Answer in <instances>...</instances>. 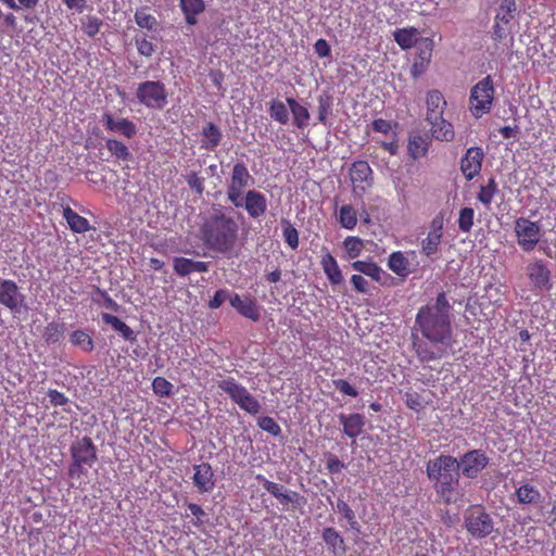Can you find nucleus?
<instances>
[{"label":"nucleus","mask_w":556,"mask_h":556,"mask_svg":"<svg viewBox=\"0 0 556 556\" xmlns=\"http://www.w3.org/2000/svg\"><path fill=\"white\" fill-rule=\"evenodd\" d=\"M92 135L93 136H89L86 140V149L89 150V155H91L92 153L97 155L96 150H99L100 153L102 150V138L99 137L98 132H93Z\"/></svg>","instance_id":"0e129e2a"},{"label":"nucleus","mask_w":556,"mask_h":556,"mask_svg":"<svg viewBox=\"0 0 556 556\" xmlns=\"http://www.w3.org/2000/svg\"><path fill=\"white\" fill-rule=\"evenodd\" d=\"M218 389L224 391L233 403H236L242 410L256 415L261 410V404L255 396H253L248 389L239 383L235 378L228 377L217 384Z\"/></svg>","instance_id":"423d86ee"},{"label":"nucleus","mask_w":556,"mask_h":556,"mask_svg":"<svg viewBox=\"0 0 556 556\" xmlns=\"http://www.w3.org/2000/svg\"><path fill=\"white\" fill-rule=\"evenodd\" d=\"M136 98L144 106L163 110L167 104V91L160 80H147L138 85Z\"/></svg>","instance_id":"0eeeda50"},{"label":"nucleus","mask_w":556,"mask_h":556,"mask_svg":"<svg viewBox=\"0 0 556 556\" xmlns=\"http://www.w3.org/2000/svg\"><path fill=\"white\" fill-rule=\"evenodd\" d=\"M220 129L212 122H208L202 129L201 148L213 151L222 141Z\"/></svg>","instance_id":"473e14b6"},{"label":"nucleus","mask_w":556,"mask_h":556,"mask_svg":"<svg viewBox=\"0 0 556 556\" xmlns=\"http://www.w3.org/2000/svg\"><path fill=\"white\" fill-rule=\"evenodd\" d=\"M256 479L262 482L264 489L276 497L281 504L294 503L299 494L294 491L287 490L282 484L269 481L262 475H257Z\"/></svg>","instance_id":"4be33fe9"},{"label":"nucleus","mask_w":556,"mask_h":556,"mask_svg":"<svg viewBox=\"0 0 556 556\" xmlns=\"http://www.w3.org/2000/svg\"><path fill=\"white\" fill-rule=\"evenodd\" d=\"M134 20L138 27L146 29L148 34L160 35L162 31L161 23L151 13L150 8L148 7H141L137 9L134 15Z\"/></svg>","instance_id":"b1692460"},{"label":"nucleus","mask_w":556,"mask_h":556,"mask_svg":"<svg viewBox=\"0 0 556 556\" xmlns=\"http://www.w3.org/2000/svg\"><path fill=\"white\" fill-rule=\"evenodd\" d=\"M343 247L349 258L354 260L362 254L364 241L358 237L349 236L344 239Z\"/></svg>","instance_id":"de8ad7c7"},{"label":"nucleus","mask_w":556,"mask_h":556,"mask_svg":"<svg viewBox=\"0 0 556 556\" xmlns=\"http://www.w3.org/2000/svg\"><path fill=\"white\" fill-rule=\"evenodd\" d=\"M331 114V102L329 98L320 97L318 99V122L320 124H326L328 121V116Z\"/></svg>","instance_id":"bf43d9fd"},{"label":"nucleus","mask_w":556,"mask_h":556,"mask_svg":"<svg viewBox=\"0 0 556 556\" xmlns=\"http://www.w3.org/2000/svg\"><path fill=\"white\" fill-rule=\"evenodd\" d=\"M497 191V184L495 179L491 177L485 185L480 187L477 198L483 205L489 206Z\"/></svg>","instance_id":"c03bdc74"},{"label":"nucleus","mask_w":556,"mask_h":556,"mask_svg":"<svg viewBox=\"0 0 556 556\" xmlns=\"http://www.w3.org/2000/svg\"><path fill=\"white\" fill-rule=\"evenodd\" d=\"M517 11L516 0H501L494 21L511 26Z\"/></svg>","instance_id":"58836bf2"},{"label":"nucleus","mask_w":556,"mask_h":556,"mask_svg":"<svg viewBox=\"0 0 556 556\" xmlns=\"http://www.w3.org/2000/svg\"><path fill=\"white\" fill-rule=\"evenodd\" d=\"M230 305L243 317L258 321L261 318L260 307L256 301L251 296H241L238 293H232L229 296Z\"/></svg>","instance_id":"dca6fc26"},{"label":"nucleus","mask_w":556,"mask_h":556,"mask_svg":"<svg viewBox=\"0 0 556 556\" xmlns=\"http://www.w3.org/2000/svg\"><path fill=\"white\" fill-rule=\"evenodd\" d=\"M475 211L471 207H463L458 215V228L462 232H469L473 226Z\"/></svg>","instance_id":"3c124183"},{"label":"nucleus","mask_w":556,"mask_h":556,"mask_svg":"<svg viewBox=\"0 0 556 556\" xmlns=\"http://www.w3.org/2000/svg\"><path fill=\"white\" fill-rule=\"evenodd\" d=\"M528 276L534 288L549 290L552 288L551 270L542 261L528 266Z\"/></svg>","instance_id":"6ab92c4d"},{"label":"nucleus","mask_w":556,"mask_h":556,"mask_svg":"<svg viewBox=\"0 0 556 556\" xmlns=\"http://www.w3.org/2000/svg\"><path fill=\"white\" fill-rule=\"evenodd\" d=\"M231 294L227 290L219 289L217 290L213 298L208 301V307L212 309H216L223 305V303L228 299Z\"/></svg>","instance_id":"680f3d73"},{"label":"nucleus","mask_w":556,"mask_h":556,"mask_svg":"<svg viewBox=\"0 0 556 556\" xmlns=\"http://www.w3.org/2000/svg\"><path fill=\"white\" fill-rule=\"evenodd\" d=\"M419 34L418 29L415 27H405L397 28L393 33L394 41L401 47L403 50H408L413 48L415 45L418 46L417 35Z\"/></svg>","instance_id":"f704fd0d"},{"label":"nucleus","mask_w":556,"mask_h":556,"mask_svg":"<svg viewBox=\"0 0 556 556\" xmlns=\"http://www.w3.org/2000/svg\"><path fill=\"white\" fill-rule=\"evenodd\" d=\"M483 160L484 152L481 147L467 149L460 160V172L467 180H472L480 174Z\"/></svg>","instance_id":"ddd939ff"},{"label":"nucleus","mask_w":556,"mask_h":556,"mask_svg":"<svg viewBox=\"0 0 556 556\" xmlns=\"http://www.w3.org/2000/svg\"><path fill=\"white\" fill-rule=\"evenodd\" d=\"M160 35L140 31L135 35V45L138 53L143 56H151L155 52L154 41Z\"/></svg>","instance_id":"e433bc0d"},{"label":"nucleus","mask_w":556,"mask_h":556,"mask_svg":"<svg viewBox=\"0 0 556 556\" xmlns=\"http://www.w3.org/2000/svg\"><path fill=\"white\" fill-rule=\"evenodd\" d=\"M193 484L200 493L213 491L215 486L214 472L208 463H201L193 466Z\"/></svg>","instance_id":"a211bd4d"},{"label":"nucleus","mask_w":556,"mask_h":556,"mask_svg":"<svg viewBox=\"0 0 556 556\" xmlns=\"http://www.w3.org/2000/svg\"><path fill=\"white\" fill-rule=\"evenodd\" d=\"M327 470L329 473H340L342 469L345 467L344 463L340 460L337 456L330 454L326 464Z\"/></svg>","instance_id":"69168bd1"},{"label":"nucleus","mask_w":556,"mask_h":556,"mask_svg":"<svg viewBox=\"0 0 556 556\" xmlns=\"http://www.w3.org/2000/svg\"><path fill=\"white\" fill-rule=\"evenodd\" d=\"M495 88L490 75L485 76L470 89L468 106L473 117L488 114L494 102Z\"/></svg>","instance_id":"20e7f679"},{"label":"nucleus","mask_w":556,"mask_h":556,"mask_svg":"<svg viewBox=\"0 0 556 556\" xmlns=\"http://www.w3.org/2000/svg\"><path fill=\"white\" fill-rule=\"evenodd\" d=\"M281 226L285 242L292 250H296L299 247V231L289 219H281Z\"/></svg>","instance_id":"37998d69"},{"label":"nucleus","mask_w":556,"mask_h":556,"mask_svg":"<svg viewBox=\"0 0 556 556\" xmlns=\"http://www.w3.org/2000/svg\"><path fill=\"white\" fill-rule=\"evenodd\" d=\"M63 217L74 232L83 233L89 229V222L73 211L68 205L63 208Z\"/></svg>","instance_id":"4c0bfd02"},{"label":"nucleus","mask_w":556,"mask_h":556,"mask_svg":"<svg viewBox=\"0 0 556 556\" xmlns=\"http://www.w3.org/2000/svg\"><path fill=\"white\" fill-rule=\"evenodd\" d=\"M254 184V178L249 173L247 165L243 162H238L233 165L229 182L227 185V199L235 206L239 208L242 203L241 195L243 190Z\"/></svg>","instance_id":"6e6552de"},{"label":"nucleus","mask_w":556,"mask_h":556,"mask_svg":"<svg viewBox=\"0 0 556 556\" xmlns=\"http://www.w3.org/2000/svg\"><path fill=\"white\" fill-rule=\"evenodd\" d=\"M431 125V134L434 139L439 141L450 142L455 137V131L453 125L440 116L438 121L428 122Z\"/></svg>","instance_id":"2f4dec72"},{"label":"nucleus","mask_w":556,"mask_h":556,"mask_svg":"<svg viewBox=\"0 0 556 556\" xmlns=\"http://www.w3.org/2000/svg\"><path fill=\"white\" fill-rule=\"evenodd\" d=\"M242 204L239 207H243L251 218H260L267 211V199L266 197L254 189L249 190L244 197L241 195Z\"/></svg>","instance_id":"2eb2a0df"},{"label":"nucleus","mask_w":556,"mask_h":556,"mask_svg":"<svg viewBox=\"0 0 556 556\" xmlns=\"http://www.w3.org/2000/svg\"><path fill=\"white\" fill-rule=\"evenodd\" d=\"M339 224L341 227L352 230L357 225V213L355 208L350 204H344L339 211Z\"/></svg>","instance_id":"79ce46f5"},{"label":"nucleus","mask_w":556,"mask_h":556,"mask_svg":"<svg viewBox=\"0 0 556 556\" xmlns=\"http://www.w3.org/2000/svg\"><path fill=\"white\" fill-rule=\"evenodd\" d=\"M427 122L438 121L440 116H443L446 101L439 90H431L427 94Z\"/></svg>","instance_id":"bb28decb"},{"label":"nucleus","mask_w":556,"mask_h":556,"mask_svg":"<svg viewBox=\"0 0 556 556\" xmlns=\"http://www.w3.org/2000/svg\"><path fill=\"white\" fill-rule=\"evenodd\" d=\"M430 146V139L427 136L413 135L408 139L407 151L412 159L419 160L426 156Z\"/></svg>","instance_id":"72a5a7b5"},{"label":"nucleus","mask_w":556,"mask_h":556,"mask_svg":"<svg viewBox=\"0 0 556 556\" xmlns=\"http://www.w3.org/2000/svg\"><path fill=\"white\" fill-rule=\"evenodd\" d=\"M339 420L343 427V433L353 440L362 434L366 425L365 416L359 413L340 414Z\"/></svg>","instance_id":"aec40b11"},{"label":"nucleus","mask_w":556,"mask_h":556,"mask_svg":"<svg viewBox=\"0 0 556 556\" xmlns=\"http://www.w3.org/2000/svg\"><path fill=\"white\" fill-rule=\"evenodd\" d=\"M372 129L377 132L388 135L392 131V124L390 121L377 118L371 124Z\"/></svg>","instance_id":"774afa93"},{"label":"nucleus","mask_w":556,"mask_h":556,"mask_svg":"<svg viewBox=\"0 0 556 556\" xmlns=\"http://www.w3.org/2000/svg\"><path fill=\"white\" fill-rule=\"evenodd\" d=\"M173 268L178 276L186 277L191 273L208 271V263L202 261H193L186 257H175L173 261Z\"/></svg>","instance_id":"a878e982"},{"label":"nucleus","mask_w":556,"mask_h":556,"mask_svg":"<svg viewBox=\"0 0 556 556\" xmlns=\"http://www.w3.org/2000/svg\"><path fill=\"white\" fill-rule=\"evenodd\" d=\"M188 509L195 517L193 525L197 527L202 526L204 523V521H205L204 519L206 517V513L204 511V509L199 504H195V503H189Z\"/></svg>","instance_id":"e2e57ef3"},{"label":"nucleus","mask_w":556,"mask_h":556,"mask_svg":"<svg viewBox=\"0 0 556 556\" xmlns=\"http://www.w3.org/2000/svg\"><path fill=\"white\" fill-rule=\"evenodd\" d=\"M152 390L156 395L161 397L169 396L173 394L174 384L166 378L159 376L155 377L152 381Z\"/></svg>","instance_id":"09e8293b"},{"label":"nucleus","mask_w":556,"mask_h":556,"mask_svg":"<svg viewBox=\"0 0 556 556\" xmlns=\"http://www.w3.org/2000/svg\"><path fill=\"white\" fill-rule=\"evenodd\" d=\"M106 325H111L126 341H136L137 337L134 330L118 317L106 314Z\"/></svg>","instance_id":"a19ab883"},{"label":"nucleus","mask_w":556,"mask_h":556,"mask_svg":"<svg viewBox=\"0 0 556 556\" xmlns=\"http://www.w3.org/2000/svg\"><path fill=\"white\" fill-rule=\"evenodd\" d=\"M106 150L116 156L117 160L127 161L130 157L128 148L117 140L106 139Z\"/></svg>","instance_id":"8fccbe9b"},{"label":"nucleus","mask_w":556,"mask_h":556,"mask_svg":"<svg viewBox=\"0 0 556 556\" xmlns=\"http://www.w3.org/2000/svg\"><path fill=\"white\" fill-rule=\"evenodd\" d=\"M453 305L441 291L434 301L420 306L413 328V349L421 363L442 358L454 343Z\"/></svg>","instance_id":"f257e3e1"},{"label":"nucleus","mask_w":556,"mask_h":556,"mask_svg":"<svg viewBox=\"0 0 556 556\" xmlns=\"http://www.w3.org/2000/svg\"><path fill=\"white\" fill-rule=\"evenodd\" d=\"M287 104L292 113L294 126L299 129L307 127L311 118L308 110L293 98H287Z\"/></svg>","instance_id":"c9c22d12"},{"label":"nucleus","mask_w":556,"mask_h":556,"mask_svg":"<svg viewBox=\"0 0 556 556\" xmlns=\"http://www.w3.org/2000/svg\"><path fill=\"white\" fill-rule=\"evenodd\" d=\"M106 128L113 132L124 136L127 139L137 134L136 125L127 118H116L106 114Z\"/></svg>","instance_id":"c756f323"},{"label":"nucleus","mask_w":556,"mask_h":556,"mask_svg":"<svg viewBox=\"0 0 556 556\" xmlns=\"http://www.w3.org/2000/svg\"><path fill=\"white\" fill-rule=\"evenodd\" d=\"M179 7L187 25L193 26L198 23V16L205 11L204 0H179Z\"/></svg>","instance_id":"c85d7f7f"},{"label":"nucleus","mask_w":556,"mask_h":556,"mask_svg":"<svg viewBox=\"0 0 556 556\" xmlns=\"http://www.w3.org/2000/svg\"><path fill=\"white\" fill-rule=\"evenodd\" d=\"M515 496L518 504L521 505H538L542 500L541 492L532 484H521L515 491Z\"/></svg>","instance_id":"7c9ffc66"},{"label":"nucleus","mask_w":556,"mask_h":556,"mask_svg":"<svg viewBox=\"0 0 556 556\" xmlns=\"http://www.w3.org/2000/svg\"><path fill=\"white\" fill-rule=\"evenodd\" d=\"M406 405L408 408L419 412L422 408L421 396L417 392L406 393Z\"/></svg>","instance_id":"338daca9"},{"label":"nucleus","mask_w":556,"mask_h":556,"mask_svg":"<svg viewBox=\"0 0 556 556\" xmlns=\"http://www.w3.org/2000/svg\"><path fill=\"white\" fill-rule=\"evenodd\" d=\"M458 464L466 478L475 479L488 466L489 457L482 450H471L460 457Z\"/></svg>","instance_id":"9b49d317"},{"label":"nucleus","mask_w":556,"mask_h":556,"mask_svg":"<svg viewBox=\"0 0 556 556\" xmlns=\"http://www.w3.org/2000/svg\"><path fill=\"white\" fill-rule=\"evenodd\" d=\"M514 232L518 245L525 252L535 249L542 237L541 226L527 217H518L514 222Z\"/></svg>","instance_id":"1a4fd4ad"},{"label":"nucleus","mask_w":556,"mask_h":556,"mask_svg":"<svg viewBox=\"0 0 556 556\" xmlns=\"http://www.w3.org/2000/svg\"><path fill=\"white\" fill-rule=\"evenodd\" d=\"M198 238L210 251L231 256L239 238L238 223L222 207L199 215Z\"/></svg>","instance_id":"f03ea898"},{"label":"nucleus","mask_w":556,"mask_h":556,"mask_svg":"<svg viewBox=\"0 0 556 556\" xmlns=\"http://www.w3.org/2000/svg\"><path fill=\"white\" fill-rule=\"evenodd\" d=\"M415 257L416 252L413 250L407 252L395 251L389 255L387 265L392 273L405 279L414 271L412 261Z\"/></svg>","instance_id":"4468645a"},{"label":"nucleus","mask_w":556,"mask_h":556,"mask_svg":"<svg viewBox=\"0 0 556 556\" xmlns=\"http://www.w3.org/2000/svg\"><path fill=\"white\" fill-rule=\"evenodd\" d=\"M73 460L91 466L96 460L94 447L89 438H84L72 445Z\"/></svg>","instance_id":"5701e85b"},{"label":"nucleus","mask_w":556,"mask_h":556,"mask_svg":"<svg viewBox=\"0 0 556 556\" xmlns=\"http://www.w3.org/2000/svg\"><path fill=\"white\" fill-rule=\"evenodd\" d=\"M352 268L372 280L380 282L382 286L387 285V280H392V277L387 274L377 263L367 261H354L351 264Z\"/></svg>","instance_id":"412c9836"},{"label":"nucleus","mask_w":556,"mask_h":556,"mask_svg":"<svg viewBox=\"0 0 556 556\" xmlns=\"http://www.w3.org/2000/svg\"><path fill=\"white\" fill-rule=\"evenodd\" d=\"M350 179L353 192L363 195L374 184V173L366 161H355L350 167Z\"/></svg>","instance_id":"9d476101"},{"label":"nucleus","mask_w":556,"mask_h":556,"mask_svg":"<svg viewBox=\"0 0 556 556\" xmlns=\"http://www.w3.org/2000/svg\"><path fill=\"white\" fill-rule=\"evenodd\" d=\"M511 33V26L498 22L493 23L491 38L495 42L506 39Z\"/></svg>","instance_id":"4d7b16f0"},{"label":"nucleus","mask_w":556,"mask_h":556,"mask_svg":"<svg viewBox=\"0 0 556 556\" xmlns=\"http://www.w3.org/2000/svg\"><path fill=\"white\" fill-rule=\"evenodd\" d=\"M464 527L477 540L491 535L495 530L492 516L482 505H471L465 510Z\"/></svg>","instance_id":"39448f33"},{"label":"nucleus","mask_w":556,"mask_h":556,"mask_svg":"<svg viewBox=\"0 0 556 556\" xmlns=\"http://www.w3.org/2000/svg\"><path fill=\"white\" fill-rule=\"evenodd\" d=\"M257 426L274 437L281 434V428L273 417L264 416L258 418Z\"/></svg>","instance_id":"864d4df0"},{"label":"nucleus","mask_w":556,"mask_h":556,"mask_svg":"<svg viewBox=\"0 0 556 556\" xmlns=\"http://www.w3.org/2000/svg\"><path fill=\"white\" fill-rule=\"evenodd\" d=\"M334 388L343 395L357 397L358 391L345 379H336L332 381Z\"/></svg>","instance_id":"13d9d810"},{"label":"nucleus","mask_w":556,"mask_h":556,"mask_svg":"<svg viewBox=\"0 0 556 556\" xmlns=\"http://www.w3.org/2000/svg\"><path fill=\"white\" fill-rule=\"evenodd\" d=\"M186 181L191 190H193L197 194L202 195L205 189L204 177L200 176L197 172H190L186 176Z\"/></svg>","instance_id":"5fc2aeb1"},{"label":"nucleus","mask_w":556,"mask_h":556,"mask_svg":"<svg viewBox=\"0 0 556 556\" xmlns=\"http://www.w3.org/2000/svg\"><path fill=\"white\" fill-rule=\"evenodd\" d=\"M71 342L74 345L81 346L85 351L92 349V340L88 333L83 330H75L71 334Z\"/></svg>","instance_id":"6e6d98bb"},{"label":"nucleus","mask_w":556,"mask_h":556,"mask_svg":"<svg viewBox=\"0 0 556 556\" xmlns=\"http://www.w3.org/2000/svg\"><path fill=\"white\" fill-rule=\"evenodd\" d=\"M321 538L328 547V551L333 555L343 556L346 553L344 539L339 531L332 527L324 528Z\"/></svg>","instance_id":"cd10ccee"},{"label":"nucleus","mask_w":556,"mask_h":556,"mask_svg":"<svg viewBox=\"0 0 556 556\" xmlns=\"http://www.w3.org/2000/svg\"><path fill=\"white\" fill-rule=\"evenodd\" d=\"M24 296L20 292L15 281L2 279L0 281V304L11 311L18 309Z\"/></svg>","instance_id":"f3484780"},{"label":"nucleus","mask_w":556,"mask_h":556,"mask_svg":"<svg viewBox=\"0 0 556 556\" xmlns=\"http://www.w3.org/2000/svg\"><path fill=\"white\" fill-rule=\"evenodd\" d=\"M441 242V237L434 236L433 233H428L427 237L421 241L420 252L425 256L431 257L439 252Z\"/></svg>","instance_id":"49530a36"},{"label":"nucleus","mask_w":556,"mask_h":556,"mask_svg":"<svg viewBox=\"0 0 556 556\" xmlns=\"http://www.w3.org/2000/svg\"><path fill=\"white\" fill-rule=\"evenodd\" d=\"M270 117L281 125L289 122V112L286 104L279 100H273L269 106Z\"/></svg>","instance_id":"a18cd8bd"},{"label":"nucleus","mask_w":556,"mask_h":556,"mask_svg":"<svg viewBox=\"0 0 556 556\" xmlns=\"http://www.w3.org/2000/svg\"><path fill=\"white\" fill-rule=\"evenodd\" d=\"M325 252L321 255L320 258V266L329 280V282L332 286H338L341 282H343V275L342 271L338 265L337 260L333 257V255L327 250L324 249Z\"/></svg>","instance_id":"393cba45"},{"label":"nucleus","mask_w":556,"mask_h":556,"mask_svg":"<svg viewBox=\"0 0 556 556\" xmlns=\"http://www.w3.org/2000/svg\"><path fill=\"white\" fill-rule=\"evenodd\" d=\"M351 283L354 290L358 293H369V282L362 275L354 274L351 277Z\"/></svg>","instance_id":"052dcab7"},{"label":"nucleus","mask_w":556,"mask_h":556,"mask_svg":"<svg viewBox=\"0 0 556 556\" xmlns=\"http://www.w3.org/2000/svg\"><path fill=\"white\" fill-rule=\"evenodd\" d=\"M337 509L339 513L343 515V517L346 519L352 529L358 528V522L356 521L355 513L346 502L340 498L337 500Z\"/></svg>","instance_id":"603ef678"},{"label":"nucleus","mask_w":556,"mask_h":556,"mask_svg":"<svg viewBox=\"0 0 556 556\" xmlns=\"http://www.w3.org/2000/svg\"><path fill=\"white\" fill-rule=\"evenodd\" d=\"M434 41L428 37H421L418 40L417 53L410 67V74L414 78L421 76L432 59Z\"/></svg>","instance_id":"f8f14e48"},{"label":"nucleus","mask_w":556,"mask_h":556,"mask_svg":"<svg viewBox=\"0 0 556 556\" xmlns=\"http://www.w3.org/2000/svg\"><path fill=\"white\" fill-rule=\"evenodd\" d=\"M65 325L63 323H49L42 332V338L47 344H54L64 337Z\"/></svg>","instance_id":"ea45409f"},{"label":"nucleus","mask_w":556,"mask_h":556,"mask_svg":"<svg viewBox=\"0 0 556 556\" xmlns=\"http://www.w3.org/2000/svg\"><path fill=\"white\" fill-rule=\"evenodd\" d=\"M426 472L429 480L434 482L439 497L445 504L455 503V492L459 483L458 460L454 456L441 454L427 463Z\"/></svg>","instance_id":"7ed1b4c3"}]
</instances>
